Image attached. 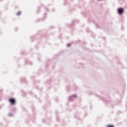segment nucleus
<instances>
[{
    "label": "nucleus",
    "instance_id": "obj_1",
    "mask_svg": "<svg viewBox=\"0 0 127 127\" xmlns=\"http://www.w3.org/2000/svg\"><path fill=\"white\" fill-rule=\"evenodd\" d=\"M9 103L11 105H14L15 104V99L13 98H11L9 100Z\"/></svg>",
    "mask_w": 127,
    "mask_h": 127
},
{
    "label": "nucleus",
    "instance_id": "obj_2",
    "mask_svg": "<svg viewBox=\"0 0 127 127\" xmlns=\"http://www.w3.org/2000/svg\"><path fill=\"white\" fill-rule=\"evenodd\" d=\"M118 12L119 14H122L124 12V8H118Z\"/></svg>",
    "mask_w": 127,
    "mask_h": 127
},
{
    "label": "nucleus",
    "instance_id": "obj_3",
    "mask_svg": "<svg viewBox=\"0 0 127 127\" xmlns=\"http://www.w3.org/2000/svg\"><path fill=\"white\" fill-rule=\"evenodd\" d=\"M20 14H21V12H18L17 13H16V15H20Z\"/></svg>",
    "mask_w": 127,
    "mask_h": 127
},
{
    "label": "nucleus",
    "instance_id": "obj_4",
    "mask_svg": "<svg viewBox=\"0 0 127 127\" xmlns=\"http://www.w3.org/2000/svg\"><path fill=\"white\" fill-rule=\"evenodd\" d=\"M106 127H115V126L113 125H107Z\"/></svg>",
    "mask_w": 127,
    "mask_h": 127
},
{
    "label": "nucleus",
    "instance_id": "obj_5",
    "mask_svg": "<svg viewBox=\"0 0 127 127\" xmlns=\"http://www.w3.org/2000/svg\"><path fill=\"white\" fill-rule=\"evenodd\" d=\"M72 97H73V98H77V95H74L72 96Z\"/></svg>",
    "mask_w": 127,
    "mask_h": 127
},
{
    "label": "nucleus",
    "instance_id": "obj_6",
    "mask_svg": "<svg viewBox=\"0 0 127 127\" xmlns=\"http://www.w3.org/2000/svg\"><path fill=\"white\" fill-rule=\"evenodd\" d=\"M70 44H67V46H70Z\"/></svg>",
    "mask_w": 127,
    "mask_h": 127
}]
</instances>
